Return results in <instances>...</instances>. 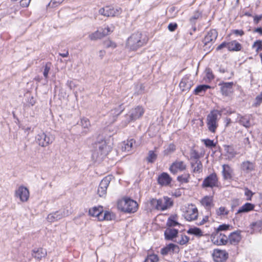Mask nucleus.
Returning <instances> with one entry per match:
<instances>
[{
	"label": "nucleus",
	"mask_w": 262,
	"mask_h": 262,
	"mask_svg": "<svg viewBox=\"0 0 262 262\" xmlns=\"http://www.w3.org/2000/svg\"><path fill=\"white\" fill-rule=\"evenodd\" d=\"M50 67H51V63H46L45 69L43 72V76L46 79H47L48 78V74L49 72V71L50 70Z\"/></svg>",
	"instance_id": "obj_53"
},
{
	"label": "nucleus",
	"mask_w": 262,
	"mask_h": 262,
	"mask_svg": "<svg viewBox=\"0 0 262 262\" xmlns=\"http://www.w3.org/2000/svg\"><path fill=\"white\" fill-rule=\"evenodd\" d=\"M224 147L225 150L229 158H232L236 155V152L232 146L226 145Z\"/></svg>",
	"instance_id": "obj_38"
},
{
	"label": "nucleus",
	"mask_w": 262,
	"mask_h": 262,
	"mask_svg": "<svg viewBox=\"0 0 262 262\" xmlns=\"http://www.w3.org/2000/svg\"><path fill=\"white\" fill-rule=\"evenodd\" d=\"M114 29L115 26L111 24L110 26H107L104 27V28L103 29L102 33L103 36L107 35L112 33L114 31Z\"/></svg>",
	"instance_id": "obj_42"
},
{
	"label": "nucleus",
	"mask_w": 262,
	"mask_h": 262,
	"mask_svg": "<svg viewBox=\"0 0 262 262\" xmlns=\"http://www.w3.org/2000/svg\"><path fill=\"white\" fill-rule=\"evenodd\" d=\"M158 210H165L172 205V202L168 197L159 199Z\"/></svg>",
	"instance_id": "obj_19"
},
{
	"label": "nucleus",
	"mask_w": 262,
	"mask_h": 262,
	"mask_svg": "<svg viewBox=\"0 0 262 262\" xmlns=\"http://www.w3.org/2000/svg\"><path fill=\"white\" fill-rule=\"evenodd\" d=\"M118 207L124 212H135L138 209L137 202L130 199H124L118 203Z\"/></svg>",
	"instance_id": "obj_5"
},
{
	"label": "nucleus",
	"mask_w": 262,
	"mask_h": 262,
	"mask_svg": "<svg viewBox=\"0 0 262 262\" xmlns=\"http://www.w3.org/2000/svg\"><path fill=\"white\" fill-rule=\"evenodd\" d=\"M228 213V210L224 206H221L216 209V214L219 216L227 215Z\"/></svg>",
	"instance_id": "obj_41"
},
{
	"label": "nucleus",
	"mask_w": 262,
	"mask_h": 262,
	"mask_svg": "<svg viewBox=\"0 0 262 262\" xmlns=\"http://www.w3.org/2000/svg\"><path fill=\"white\" fill-rule=\"evenodd\" d=\"M14 196L18 198L21 202H26L30 196L29 189L24 186H20L15 190Z\"/></svg>",
	"instance_id": "obj_9"
},
{
	"label": "nucleus",
	"mask_w": 262,
	"mask_h": 262,
	"mask_svg": "<svg viewBox=\"0 0 262 262\" xmlns=\"http://www.w3.org/2000/svg\"><path fill=\"white\" fill-rule=\"evenodd\" d=\"M217 36V32L215 30H210L205 35L203 43L204 44L205 50L209 51L213 43L215 41Z\"/></svg>",
	"instance_id": "obj_6"
},
{
	"label": "nucleus",
	"mask_w": 262,
	"mask_h": 262,
	"mask_svg": "<svg viewBox=\"0 0 262 262\" xmlns=\"http://www.w3.org/2000/svg\"><path fill=\"white\" fill-rule=\"evenodd\" d=\"M220 86V91L225 96H230L233 93V82H222L219 84Z\"/></svg>",
	"instance_id": "obj_11"
},
{
	"label": "nucleus",
	"mask_w": 262,
	"mask_h": 262,
	"mask_svg": "<svg viewBox=\"0 0 262 262\" xmlns=\"http://www.w3.org/2000/svg\"><path fill=\"white\" fill-rule=\"evenodd\" d=\"M211 241L216 245H222L227 244L228 238L225 234L216 231V233L212 236Z\"/></svg>",
	"instance_id": "obj_14"
},
{
	"label": "nucleus",
	"mask_w": 262,
	"mask_h": 262,
	"mask_svg": "<svg viewBox=\"0 0 262 262\" xmlns=\"http://www.w3.org/2000/svg\"><path fill=\"white\" fill-rule=\"evenodd\" d=\"M202 142H203L207 147L212 148L215 146V144L214 143L213 140L209 139H202Z\"/></svg>",
	"instance_id": "obj_47"
},
{
	"label": "nucleus",
	"mask_w": 262,
	"mask_h": 262,
	"mask_svg": "<svg viewBox=\"0 0 262 262\" xmlns=\"http://www.w3.org/2000/svg\"><path fill=\"white\" fill-rule=\"evenodd\" d=\"M198 210L196 207L193 204H189L185 208L184 211V216L188 221H192L197 219L198 216Z\"/></svg>",
	"instance_id": "obj_7"
},
{
	"label": "nucleus",
	"mask_w": 262,
	"mask_h": 262,
	"mask_svg": "<svg viewBox=\"0 0 262 262\" xmlns=\"http://www.w3.org/2000/svg\"><path fill=\"white\" fill-rule=\"evenodd\" d=\"M201 205L207 209H210L213 206V196H205L200 201Z\"/></svg>",
	"instance_id": "obj_21"
},
{
	"label": "nucleus",
	"mask_w": 262,
	"mask_h": 262,
	"mask_svg": "<svg viewBox=\"0 0 262 262\" xmlns=\"http://www.w3.org/2000/svg\"><path fill=\"white\" fill-rule=\"evenodd\" d=\"M142 39V35L140 32L133 34L127 40L126 48L130 51H136L145 44Z\"/></svg>",
	"instance_id": "obj_2"
},
{
	"label": "nucleus",
	"mask_w": 262,
	"mask_h": 262,
	"mask_svg": "<svg viewBox=\"0 0 262 262\" xmlns=\"http://www.w3.org/2000/svg\"><path fill=\"white\" fill-rule=\"evenodd\" d=\"M170 251L168 250L167 246L166 247L162 248L161 251V253L163 255H166Z\"/></svg>",
	"instance_id": "obj_64"
},
{
	"label": "nucleus",
	"mask_w": 262,
	"mask_h": 262,
	"mask_svg": "<svg viewBox=\"0 0 262 262\" xmlns=\"http://www.w3.org/2000/svg\"><path fill=\"white\" fill-rule=\"evenodd\" d=\"M262 102V92L257 95L255 98V104L256 106L259 105Z\"/></svg>",
	"instance_id": "obj_56"
},
{
	"label": "nucleus",
	"mask_w": 262,
	"mask_h": 262,
	"mask_svg": "<svg viewBox=\"0 0 262 262\" xmlns=\"http://www.w3.org/2000/svg\"><path fill=\"white\" fill-rule=\"evenodd\" d=\"M135 142V140L133 139L124 141L122 143V150L125 151H130L133 147V144Z\"/></svg>",
	"instance_id": "obj_32"
},
{
	"label": "nucleus",
	"mask_w": 262,
	"mask_h": 262,
	"mask_svg": "<svg viewBox=\"0 0 262 262\" xmlns=\"http://www.w3.org/2000/svg\"><path fill=\"white\" fill-rule=\"evenodd\" d=\"M190 174L189 173H184L181 176L178 177V181L181 183H187L189 182Z\"/></svg>",
	"instance_id": "obj_39"
},
{
	"label": "nucleus",
	"mask_w": 262,
	"mask_h": 262,
	"mask_svg": "<svg viewBox=\"0 0 262 262\" xmlns=\"http://www.w3.org/2000/svg\"><path fill=\"white\" fill-rule=\"evenodd\" d=\"M144 111L141 106H137L132 108L125 116V120L122 122V126H126L130 122L140 118L144 114Z\"/></svg>",
	"instance_id": "obj_4"
},
{
	"label": "nucleus",
	"mask_w": 262,
	"mask_h": 262,
	"mask_svg": "<svg viewBox=\"0 0 262 262\" xmlns=\"http://www.w3.org/2000/svg\"><path fill=\"white\" fill-rule=\"evenodd\" d=\"M159 260L158 257L156 254H150L147 256L144 262H158Z\"/></svg>",
	"instance_id": "obj_46"
},
{
	"label": "nucleus",
	"mask_w": 262,
	"mask_h": 262,
	"mask_svg": "<svg viewBox=\"0 0 262 262\" xmlns=\"http://www.w3.org/2000/svg\"><path fill=\"white\" fill-rule=\"evenodd\" d=\"M104 45L107 48H115L116 47V45L115 42L112 41L111 40H106L104 42Z\"/></svg>",
	"instance_id": "obj_54"
},
{
	"label": "nucleus",
	"mask_w": 262,
	"mask_h": 262,
	"mask_svg": "<svg viewBox=\"0 0 262 262\" xmlns=\"http://www.w3.org/2000/svg\"><path fill=\"white\" fill-rule=\"evenodd\" d=\"M252 48H256V52L258 53L259 50H262V40H256L253 44Z\"/></svg>",
	"instance_id": "obj_48"
},
{
	"label": "nucleus",
	"mask_w": 262,
	"mask_h": 262,
	"mask_svg": "<svg viewBox=\"0 0 262 262\" xmlns=\"http://www.w3.org/2000/svg\"><path fill=\"white\" fill-rule=\"evenodd\" d=\"M217 179L216 174L212 173L205 178L203 182L204 187H213L216 186Z\"/></svg>",
	"instance_id": "obj_15"
},
{
	"label": "nucleus",
	"mask_w": 262,
	"mask_h": 262,
	"mask_svg": "<svg viewBox=\"0 0 262 262\" xmlns=\"http://www.w3.org/2000/svg\"><path fill=\"white\" fill-rule=\"evenodd\" d=\"M178 239H175L174 242L179 244L181 245L186 244L189 240V238L185 235L181 234L180 237H179L178 236Z\"/></svg>",
	"instance_id": "obj_37"
},
{
	"label": "nucleus",
	"mask_w": 262,
	"mask_h": 262,
	"mask_svg": "<svg viewBox=\"0 0 262 262\" xmlns=\"http://www.w3.org/2000/svg\"><path fill=\"white\" fill-rule=\"evenodd\" d=\"M211 87L206 84H202L198 85L194 90L195 95H202L205 92Z\"/></svg>",
	"instance_id": "obj_30"
},
{
	"label": "nucleus",
	"mask_w": 262,
	"mask_h": 262,
	"mask_svg": "<svg viewBox=\"0 0 262 262\" xmlns=\"http://www.w3.org/2000/svg\"><path fill=\"white\" fill-rule=\"evenodd\" d=\"M172 179L166 172H163L158 177V181L159 184L162 186H167L171 182Z\"/></svg>",
	"instance_id": "obj_20"
},
{
	"label": "nucleus",
	"mask_w": 262,
	"mask_h": 262,
	"mask_svg": "<svg viewBox=\"0 0 262 262\" xmlns=\"http://www.w3.org/2000/svg\"><path fill=\"white\" fill-rule=\"evenodd\" d=\"M36 140L39 145L46 147L52 143L53 138L51 136H49L43 132H41L37 135Z\"/></svg>",
	"instance_id": "obj_10"
},
{
	"label": "nucleus",
	"mask_w": 262,
	"mask_h": 262,
	"mask_svg": "<svg viewBox=\"0 0 262 262\" xmlns=\"http://www.w3.org/2000/svg\"><path fill=\"white\" fill-rule=\"evenodd\" d=\"M221 116V113L217 110L212 111L208 115L207 117V125L208 129L210 132L215 133L218 127L217 122Z\"/></svg>",
	"instance_id": "obj_3"
},
{
	"label": "nucleus",
	"mask_w": 262,
	"mask_h": 262,
	"mask_svg": "<svg viewBox=\"0 0 262 262\" xmlns=\"http://www.w3.org/2000/svg\"><path fill=\"white\" fill-rule=\"evenodd\" d=\"M149 204H150V206L152 209L158 210L159 199H151L149 201Z\"/></svg>",
	"instance_id": "obj_49"
},
{
	"label": "nucleus",
	"mask_w": 262,
	"mask_h": 262,
	"mask_svg": "<svg viewBox=\"0 0 262 262\" xmlns=\"http://www.w3.org/2000/svg\"><path fill=\"white\" fill-rule=\"evenodd\" d=\"M32 252L33 257L38 260L46 257L47 254L46 250L42 248H35L33 250Z\"/></svg>",
	"instance_id": "obj_24"
},
{
	"label": "nucleus",
	"mask_w": 262,
	"mask_h": 262,
	"mask_svg": "<svg viewBox=\"0 0 262 262\" xmlns=\"http://www.w3.org/2000/svg\"><path fill=\"white\" fill-rule=\"evenodd\" d=\"M93 147L92 156L95 160L103 159L111 150V148L107 145L106 141L103 140L95 143Z\"/></svg>",
	"instance_id": "obj_1"
},
{
	"label": "nucleus",
	"mask_w": 262,
	"mask_h": 262,
	"mask_svg": "<svg viewBox=\"0 0 262 262\" xmlns=\"http://www.w3.org/2000/svg\"><path fill=\"white\" fill-rule=\"evenodd\" d=\"M124 108L122 105L116 106L114 108L112 109L110 112V116L111 118L109 121V123H114L117 119L118 116H119L121 113L123 111Z\"/></svg>",
	"instance_id": "obj_18"
},
{
	"label": "nucleus",
	"mask_w": 262,
	"mask_h": 262,
	"mask_svg": "<svg viewBox=\"0 0 262 262\" xmlns=\"http://www.w3.org/2000/svg\"><path fill=\"white\" fill-rule=\"evenodd\" d=\"M177 217L175 216H170L166 223V225L170 228L171 227L176 226L180 225V224L177 221Z\"/></svg>",
	"instance_id": "obj_36"
},
{
	"label": "nucleus",
	"mask_w": 262,
	"mask_h": 262,
	"mask_svg": "<svg viewBox=\"0 0 262 262\" xmlns=\"http://www.w3.org/2000/svg\"><path fill=\"white\" fill-rule=\"evenodd\" d=\"M192 85V82L188 77H184L180 83L179 86L182 91H189Z\"/></svg>",
	"instance_id": "obj_22"
},
{
	"label": "nucleus",
	"mask_w": 262,
	"mask_h": 262,
	"mask_svg": "<svg viewBox=\"0 0 262 262\" xmlns=\"http://www.w3.org/2000/svg\"><path fill=\"white\" fill-rule=\"evenodd\" d=\"M228 49L230 51H239L242 49V45L236 40L228 42Z\"/></svg>",
	"instance_id": "obj_28"
},
{
	"label": "nucleus",
	"mask_w": 262,
	"mask_h": 262,
	"mask_svg": "<svg viewBox=\"0 0 262 262\" xmlns=\"http://www.w3.org/2000/svg\"><path fill=\"white\" fill-rule=\"evenodd\" d=\"M253 193L252 192L249 190L248 188H246L245 189V195L247 197L248 200H251V197L252 196Z\"/></svg>",
	"instance_id": "obj_55"
},
{
	"label": "nucleus",
	"mask_w": 262,
	"mask_h": 262,
	"mask_svg": "<svg viewBox=\"0 0 262 262\" xmlns=\"http://www.w3.org/2000/svg\"><path fill=\"white\" fill-rule=\"evenodd\" d=\"M31 0H21L20 5L22 7H27L29 5Z\"/></svg>",
	"instance_id": "obj_59"
},
{
	"label": "nucleus",
	"mask_w": 262,
	"mask_h": 262,
	"mask_svg": "<svg viewBox=\"0 0 262 262\" xmlns=\"http://www.w3.org/2000/svg\"><path fill=\"white\" fill-rule=\"evenodd\" d=\"M103 35L99 31H96L95 32L89 35V38L91 40H96L103 37Z\"/></svg>",
	"instance_id": "obj_44"
},
{
	"label": "nucleus",
	"mask_w": 262,
	"mask_h": 262,
	"mask_svg": "<svg viewBox=\"0 0 262 262\" xmlns=\"http://www.w3.org/2000/svg\"><path fill=\"white\" fill-rule=\"evenodd\" d=\"M103 209L101 206L94 207L89 210V214L97 218V219L100 221V215L102 213Z\"/></svg>",
	"instance_id": "obj_26"
},
{
	"label": "nucleus",
	"mask_w": 262,
	"mask_h": 262,
	"mask_svg": "<svg viewBox=\"0 0 262 262\" xmlns=\"http://www.w3.org/2000/svg\"><path fill=\"white\" fill-rule=\"evenodd\" d=\"M121 12V8L119 7L114 8L111 6L101 8L99 10V14L106 17L117 16L120 15Z\"/></svg>",
	"instance_id": "obj_8"
},
{
	"label": "nucleus",
	"mask_w": 262,
	"mask_h": 262,
	"mask_svg": "<svg viewBox=\"0 0 262 262\" xmlns=\"http://www.w3.org/2000/svg\"><path fill=\"white\" fill-rule=\"evenodd\" d=\"M157 158V155L152 150L148 151V156L146 158L147 161L149 163H154Z\"/></svg>",
	"instance_id": "obj_40"
},
{
	"label": "nucleus",
	"mask_w": 262,
	"mask_h": 262,
	"mask_svg": "<svg viewBox=\"0 0 262 262\" xmlns=\"http://www.w3.org/2000/svg\"><path fill=\"white\" fill-rule=\"evenodd\" d=\"M114 217V215L113 213H111L109 212L105 211L102 212L101 215H100V221H102L103 220H112Z\"/></svg>",
	"instance_id": "obj_35"
},
{
	"label": "nucleus",
	"mask_w": 262,
	"mask_h": 262,
	"mask_svg": "<svg viewBox=\"0 0 262 262\" xmlns=\"http://www.w3.org/2000/svg\"><path fill=\"white\" fill-rule=\"evenodd\" d=\"M200 16V14L199 12H196L195 13H194V14L192 17H190V21L191 23H193L196 19L199 18Z\"/></svg>",
	"instance_id": "obj_60"
},
{
	"label": "nucleus",
	"mask_w": 262,
	"mask_h": 262,
	"mask_svg": "<svg viewBox=\"0 0 262 262\" xmlns=\"http://www.w3.org/2000/svg\"><path fill=\"white\" fill-rule=\"evenodd\" d=\"M68 215V212L66 213L64 210L56 211L49 214L47 216V220L49 222H54L61 219Z\"/></svg>",
	"instance_id": "obj_17"
},
{
	"label": "nucleus",
	"mask_w": 262,
	"mask_h": 262,
	"mask_svg": "<svg viewBox=\"0 0 262 262\" xmlns=\"http://www.w3.org/2000/svg\"><path fill=\"white\" fill-rule=\"evenodd\" d=\"M254 208V205L247 203L239 208L237 212V214L248 212L250 211L253 210Z\"/></svg>",
	"instance_id": "obj_29"
},
{
	"label": "nucleus",
	"mask_w": 262,
	"mask_h": 262,
	"mask_svg": "<svg viewBox=\"0 0 262 262\" xmlns=\"http://www.w3.org/2000/svg\"><path fill=\"white\" fill-rule=\"evenodd\" d=\"M254 165L252 162L247 161L243 162L241 165V169L246 173H249L254 169Z\"/></svg>",
	"instance_id": "obj_27"
},
{
	"label": "nucleus",
	"mask_w": 262,
	"mask_h": 262,
	"mask_svg": "<svg viewBox=\"0 0 262 262\" xmlns=\"http://www.w3.org/2000/svg\"><path fill=\"white\" fill-rule=\"evenodd\" d=\"M112 180L111 176H107L101 181L98 188V194L101 197L104 196L106 193V190Z\"/></svg>",
	"instance_id": "obj_12"
},
{
	"label": "nucleus",
	"mask_w": 262,
	"mask_h": 262,
	"mask_svg": "<svg viewBox=\"0 0 262 262\" xmlns=\"http://www.w3.org/2000/svg\"><path fill=\"white\" fill-rule=\"evenodd\" d=\"M208 219L209 216L208 215H206L203 218L202 220L200 222L198 223V224L199 225H203L208 221Z\"/></svg>",
	"instance_id": "obj_62"
},
{
	"label": "nucleus",
	"mask_w": 262,
	"mask_h": 262,
	"mask_svg": "<svg viewBox=\"0 0 262 262\" xmlns=\"http://www.w3.org/2000/svg\"><path fill=\"white\" fill-rule=\"evenodd\" d=\"M81 124L82 127L85 128H89L91 126L89 120L85 118H83L81 120Z\"/></svg>",
	"instance_id": "obj_52"
},
{
	"label": "nucleus",
	"mask_w": 262,
	"mask_h": 262,
	"mask_svg": "<svg viewBox=\"0 0 262 262\" xmlns=\"http://www.w3.org/2000/svg\"><path fill=\"white\" fill-rule=\"evenodd\" d=\"M191 167L193 171L195 173H200L202 171L203 165L201 162L199 160H196L194 162L191 163Z\"/></svg>",
	"instance_id": "obj_31"
},
{
	"label": "nucleus",
	"mask_w": 262,
	"mask_h": 262,
	"mask_svg": "<svg viewBox=\"0 0 262 262\" xmlns=\"http://www.w3.org/2000/svg\"><path fill=\"white\" fill-rule=\"evenodd\" d=\"M214 260L216 262H222L228 258V254L225 250L215 249L212 253Z\"/></svg>",
	"instance_id": "obj_16"
},
{
	"label": "nucleus",
	"mask_w": 262,
	"mask_h": 262,
	"mask_svg": "<svg viewBox=\"0 0 262 262\" xmlns=\"http://www.w3.org/2000/svg\"><path fill=\"white\" fill-rule=\"evenodd\" d=\"M167 247L170 252L178 253L179 251V247L175 244H170L167 245Z\"/></svg>",
	"instance_id": "obj_51"
},
{
	"label": "nucleus",
	"mask_w": 262,
	"mask_h": 262,
	"mask_svg": "<svg viewBox=\"0 0 262 262\" xmlns=\"http://www.w3.org/2000/svg\"><path fill=\"white\" fill-rule=\"evenodd\" d=\"M186 164L182 161L177 160L172 163L169 167V171L173 174H176L178 171H182L186 169Z\"/></svg>",
	"instance_id": "obj_13"
},
{
	"label": "nucleus",
	"mask_w": 262,
	"mask_h": 262,
	"mask_svg": "<svg viewBox=\"0 0 262 262\" xmlns=\"http://www.w3.org/2000/svg\"><path fill=\"white\" fill-rule=\"evenodd\" d=\"M231 172L232 170L229 165L225 164L223 165L222 173L225 179H230L231 178Z\"/></svg>",
	"instance_id": "obj_34"
},
{
	"label": "nucleus",
	"mask_w": 262,
	"mask_h": 262,
	"mask_svg": "<svg viewBox=\"0 0 262 262\" xmlns=\"http://www.w3.org/2000/svg\"><path fill=\"white\" fill-rule=\"evenodd\" d=\"M176 150V146L173 144H170L164 151V155L167 156Z\"/></svg>",
	"instance_id": "obj_43"
},
{
	"label": "nucleus",
	"mask_w": 262,
	"mask_h": 262,
	"mask_svg": "<svg viewBox=\"0 0 262 262\" xmlns=\"http://www.w3.org/2000/svg\"><path fill=\"white\" fill-rule=\"evenodd\" d=\"M231 244L236 245L241 240L242 236L240 231H236L231 233L228 237Z\"/></svg>",
	"instance_id": "obj_23"
},
{
	"label": "nucleus",
	"mask_w": 262,
	"mask_h": 262,
	"mask_svg": "<svg viewBox=\"0 0 262 262\" xmlns=\"http://www.w3.org/2000/svg\"><path fill=\"white\" fill-rule=\"evenodd\" d=\"M234 34L237 35L242 36L244 34V32L242 30H234L233 31Z\"/></svg>",
	"instance_id": "obj_63"
},
{
	"label": "nucleus",
	"mask_w": 262,
	"mask_h": 262,
	"mask_svg": "<svg viewBox=\"0 0 262 262\" xmlns=\"http://www.w3.org/2000/svg\"><path fill=\"white\" fill-rule=\"evenodd\" d=\"M64 0H51L48 6L51 8H55L59 6Z\"/></svg>",
	"instance_id": "obj_45"
},
{
	"label": "nucleus",
	"mask_w": 262,
	"mask_h": 262,
	"mask_svg": "<svg viewBox=\"0 0 262 262\" xmlns=\"http://www.w3.org/2000/svg\"><path fill=\"white\" fill-rule=\"evenodd\" d=\"M177 27L176 23H170L168 26V29L170 31L172 32L177 29Z\"/></svg>",
	"instance_id": "obj_57"
},
{
	"label": "nucleus",
	"mask_w": 262,
	"mask_h": 262,
	"mask_svg": "<svg viewBox=\"0 0 262 262\" xmlns=\"http://www.w3.org/2000/svg\"><path fill=\"white\" fill-rule=\"evenodd\" d=\"M178 234V230L171 228H167L164 232L165 239L173 241H174L173 239L177 237Z\"/></svg>",
	"instance_id": "obj_25"
},
{
	"label": "nucleus",
	"mask_w": 262,
	"mask_h": 262,
	"mask_svg": "<svg viewBox=\"0 0 262 262\" xmlns=\"http://www.w3.org/2000/svg\"><path fill=\"white\" fill-rule=\"evenodd\" d=\"M228 42H223L217 47L216 49L217 50H220L225 47L228 48Z\"/></svg>",
	"instance_id": "obj_61"
},
{
	"label": "nucleus",
	"mask_w": 262,
	"mask_h": 262,
	"mask_svg": "<svg viewBox=\"0 0 262 262\" xmlns=\"http://www.w3.org/2000/svg\"><path fill=\"white\" fill-rule=\"evenodd\" d=\"M237 119L239 122L246 127H249L250 126V123L249 121V116H242L238 115L237 116Z\"/></svg>",
	"instance_id": "obj_33"
},
{
	"label": "nucleus",
	"mask_w": 262,
	"mask_h": 262,
	"mask_svg": "<svg viewBox=\"0 0 262 262\" xmlns=\"http://www.w3.org/2000/svg\"><path fill=\"white\" fill-rule=\"evenodd\" d=\"M229 227V225L223 224L220 225L217 229L216 231L220 232L221 231L227 230Z\"/></svg>",
	"instance_id": "obj_58"
},
{
	"label": "nucleus",
	"mask_w": 262,
	"mask_h": 262,
	"mask_svg": "<svg viewBox=\"0 0 262 262\" xmlns=\"http://www.w3.org/2000/svg\"><path fill=\"white\" fill-rule=\"evenodd\" d=\"M188 232L199 236L203 235L202 231L199 228H194L189 229Z\"/></svg>",
	"instance_id": "obj_50"
}]
</instances>
